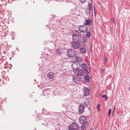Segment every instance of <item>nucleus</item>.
Segmentation results:
<instances>
[{
  "label": "nucleus",
  "instance_id": "1",
  "mask_svg": "<svg viewBox=\"0 0 130 130\" xmlns=\"http://www.w3.org/2000/svg\"><path fill=\"white\" fill-rule=\"evenodd\" d=\"M79 123L82 124L81 130H84V128L88 126V123L87 121V118L84 116H81L79 119Z\"/></svg>",
  "mask_w": 130,
  "mask_h": 130
},
{
  "label": "nucleus",
  "instance_id": "2",
  "mask_svg": "<svg viewBox=\"0 0 130 130\" xmlns=\"http://www.w3.org/2000/svg\"><path fill=\"white\" fill-rule=\"evenodd\" d=\"M72 36L73 41L80 42L82 40V35L80 32L78 34L73 33Z\"/></svg>",
  "mask_w": 130,
  "mask_h": 130
},
{
  "label": "nucleus",
  "instance_id": "3",
  "mask_svg": "<svg viewBox=\"0 0 130 130\" xmlns=\"http://www.w3.org/2000/svg\"><path fill=\"white\" fill-rule=\"evenodd\" d=\"M73 41L74 42L71 43V46L74 49H79L80 46V42L76 41Z\"/></svg>",
  "mask_w": 130,
  "mask_h": 130
},
{
  "label": "nucleus",
  "instance_id": "4",
  "mask_svg": "<svg viewBox=\"0 0 130 130\" xmlns=\"http://www.w3.org/2000/svg\"><path fill=\"white\" fill-rule=\"evenodd\" d=\"M67 54L68 56L71 57L75 56L76 55L75 51L74 50H68Z\"/></svg>",
  "mask_w": 130,
  "mask_h": 130
},
{
  "label": "nucleus",
  "instance_id": "5",
  "mask_svg": "<svg viewBox=\"0 0 130 130\" xmlns=\"http://www.w3.org/2000/svg\"><path fill=\"white\" fill-rule=\"evenodd\" d=\"M83 92L84 95L87 96L89 95L90 90L87 88L84 87L83 89Z\"/></svg>",
  "mask_w": 130,
  "mask_h": 130
},
{
  "label": "nucleus",
  "instance_id": "6",
  "mask_svg": "<svg viewBox=\"0 0 130 130\" xmlns=\"http://www.w3.org/2000/svg\"><path fill=\"white\" fill-rule=\"evenodd\" d=\"M47 77L50 79H53L55 76V74L52 72H49L47 75Z\"/></svg>",
  "mask_w": 130,
  "mask_h": 130
},
{
  "label": "nucleus",
  "instance_id": "7",
  "mask_svg": "<svg viewBox=\"0 0 130 130\" xmlns=\"http://www.w3.org/2000/svg\"><path fill=\"white\" fill-rule=\"evenodd\" d=\"M70 127L71 129L76 130L77 129L78 127V124L75 123H73L72 124L70 125Z\"/></svg>",
  "mask_w": 130,
  "mask_h": 130
},
{
  "label": "nucleus",
  "instance_id": "8",
  "mask_svg": "<svg viewBox=\"0 0 130 130\" xmlns=\"http://www.w3.org/2000/svg\"><path fill=\"white\" fill-rule=\"evenodd\" d=\"M85 107L83 105H80L79 106L78 112L80 114L82 113L84 111Z\"/></svg>",
  "mask_w": 130,
  "mask_h": 130
},
{
  "label": "nucleus",
  "instance_id": "9",
  "mask_svg": "<svg viewBox=\"0 0 130 130\" xmlns=\"http://www.w3.org/2000/svg\"><path fill=\"white\" fill-rule=\"evenodd\" d=\"M86 28V26L84 25H80L78 27L79 30L82 33H86V31H83L84 28Z\"/></svg>",
  "mask_w": 130,
  "mask_h": 130
},
{
  "label": "nucleus",
  "instance_id": "10",
  "mask_svg": "<svg viewBox=\"0 0 130 130\" xmlns=\"http://www.w3.org/2000/svg\"><path fill=\"white\" fill-rule=\"evenodd\" d=\"M43 95L45 96L49 95L51 93L50 90L48 89H46L43 90Z\"/></svg>",
  "mask_w": 130,
  "mask_h": 130
},
{
  "label": "nucleus",
  "instance_id": "11",
  "mask_svg": "<svg viewBox=\"0 0 130 130\" xmlns=\"http://www.w3.org/2000/svg\"><path fill=\"white\" fill-rule=\"evenodd\" d=\"M55 51L58 55H60L62 54V51L60 48L59 47L56 49Z\"/></svg>",
  "mask_w": 130,
  "mask_h": 130
},
{
  "label": "nucleus",
  "instance_id": "12",
  "mask_svg": "<svg viewBox=\"0 0 130 130\" xmlns=\"http://www.w3.org/2000/svg\"><path fill=\"white\" fill-rule=\"evenodd\" d=\"M76 61L77 62H82L83 61V59L81 57H75Z\"/></svg>",
  "mask_w": 130,
  "mask_h": 130
},
{
  "label": "nucleus",
  "instance_id": "13",
  "mask_svg": "<svg viewBox=\"0 0 130 130\" xmlns=\"http://www.w3.org/2000/svg\"><path fill=\"white\" fill-rule=\"evenodd\" d=\"M91 20L89 19H88L87 20H85V21L84 23V24L86 25H91Z\"/></svg>",
  "mask_w": 130,
  "mask_h": 130
},
{
  "label": "nucleus",
  "instance_id": "14",
  "mask_svg": "<svg viewBox=\"0 0 130 130\" xmlns=\"http://www.w3.org/2000/svg\"><path fill=\"white\" fill-rule=\"evenodd\" d=\"M71 67L73 70H76L77 69L78 70V67H77V64L74 63H73L72 64Z\"/></svg>",
  "mask_w": 130,
  "mask_h": 130
},
{
  "label": "nucleus",
  "instance_id": "15",
  "mask_svg": "<svg viewBox=\"0 0 130 130\" xmlns=\"http://www.w3.org/2000/svg\"><path fill=\"white\" fill-rule=\"evenodd\" d=\"M84 78L88 82H89L91 80V78L90 76L88 75H85L84 76Z\"/></svg>",
  "mask_w": 130,
  "mask_h": 130
},
{
  "label": "nucleus",
  "instance_id": "16",
  "mask_svg": "<svg viewBox=\"0 0 130 130\" xmlns=\"http://www.w3.org/2000/svg\"><path fill=\"white\" fill-rule=\"evenodd\" d=\"M77 73L78 75L81 76L82 75L83 73V71L82 70L78 69L77 70Z\"/></svg>",
  "mask_w": 130,
  "mask_h": 130
},
{
  "label": "nucleus",
  "instance_id": "17",
  "mask_svg": "<svg viewBox=\"0 0 130 130\" xmlns=\"http://www.w3.org/2000/svg\"><path fill=\"white\" fill-rule=\"evenodd\" d=\"M89 101L87 99H86L83 102L84 105L86 107H88L89 105Z\"/></svg>",
  "mask_w": 130,
  "mask_h": 130
},
{
  "label": "nucleus",
  "instance_id": "18",
  "mask_svg": "<svg viewBox=\"0 0 130 130\" xmlns=\"http://www.w3.org/2000/svg\"><path fill=\"white\" fill-rule=\"evenodd\" d=\"M82 41L84 43H85L87 40V37L86 35H84L82 37Z\"/></svg>",
  "mask_w": 130,
  "mask_h": 130
},
{
  "label": "nucleus",
  "instance_id": "19",
  "mask_svg": "<svg viewBox=\"0 0 130 130\" xmlns=\"http://www.w3.org/2000/svg\"><path fill=\"white\" fill-rule=\"evenodd\" d=\"M86 49L84 47H82L80 49V52L81 53H84L86 52Z\"/></svg>",
  "mask_w": 130,
  "mask_h": 130
},
{
  "label": "nucleus",
  "instance_id": "20",
  "mask_svg": "<svg viewBox=\"0 0 130 130\" xmlns=\"http://www.w3.org/2000/svg\"><path fill=\"white\" fill-rule=\"evenodd\" d=\"M81 67L84 70H85L86 69L88 68L87 64L86 63H83L81 64Z\"/></svg>",
  "mask_w": 130,
  "mask_h": 130
},
{
  "label": "nucleus",
  "instance_id": "21",
  "mask_svg": "<svg viewBox=\"0 0 130 130\" xmlns=\"http://www.w3.org/2000/svg\"><path fill=\"white\" fill-rule=\"evenodd\" d=\"M73 79L74 80V82L75 83H79L80 82V81L79 79L76 78H75L74 77H73Z\"/></svg>",
  "mask_w": 130,
  "mask_h": 130
},
{
  "label": "nucleus",
  "instance_id": "22",
  "mask_svg": "<svg viewBox=\"0 0 130 130\" xmlns=\"http://www.w3.org/2000/svg\"><path fill=\"white\" fill-rule=\"evenodd\" d=\"M88 9L89 11H91L92 9V5L91 3L89 4L88 5Z\"/></svg>",
  "mask_w": 130,
  "mask_h": 130
},
{
  "label": "nucleus",
  "instance_id": "23",
  "mask_svg": "<svg viewBox=\"0 0 130 130\" xmlns=\"http://www.w3.org/2000/svg\"><path fill=\"white\" fill-rule=\"evenodd\" d=\"M87 69L88 68L86 69L85 70H84V71L85 73L87 75H88L89 74V72Z\"/></svg>",
  "mask_w": 130,
  "mask_h": 130
},
{
  "label": "nucleus",
  "instance_id": "24",
  "mask_svg": "<svg viewBox=\"0 0 130 130\" xmlns=\"http://www.w3.org/2000/svg\"><path fill=\"white\" fill-rule=\"evenodd\" d=\"M90 32H87L86 33V36L87 37H90Z\"/></svg>",
  "mask_w": 130,
  "mask_h": 130
},
{
  "label": "nucleus",
  "instance_id": "25",
  "mask_svg": "<svg viewBox=\"0 0 130 130\" xmlns=\"http://www.w3.org/2000/svg\"><path fill=\"white\" fill-rule=\"evenodd\" d=\"M111 109L110 108L109 109V110L108 112V117H109V116L111 112Z\"/></svg>",
  "mask_w": 130,
  "mask_h": 130
},
{
  "label": "nucleus",
  "instance_id": "26",
  "mask_svg": "<svg viewBox=\"0 0 130 130\" xmlns=\"http://www.w3.org/2000/svg\"><path fill=\"white\" fill-rule=\"evenodd\" d=\"M102 97L103 98H105V99L106 100H107V96L106 95H103L102 96Z\"/></svg>",
  "mask_w": 130,
  "mask_h": 130
},
{
  "label": "nucleus",
  "instance_id": "27",
  "mask_svg": "<svg viewBox=\"0 0 130 130\" xmlns=\"http://www.w3.org/2000/svg\"><path fill=\"white\" fill-rule=\"evenodd\" d=\"M86 28H84V30H83V31H86V32L87 31H88V27L86 26Z\"/></svg>",
  "mask_w": 130,
  "mask_h": 130
},
{
  "label": "nucleus",
  "instance_id": "28",
  "mask_svg": "<svg viewBox=\"0 0 130 130\" xmlns=\"http://www.w3.org/2000/svg\"><path fill=\"white\" fill-rule=\"evenodd\" d=\"M111 22L113 23H115V20L113 18H112L111 19Z\"/></svg>",
  "mask_w": 130,
  "mask_h": 130
},
{
  "label": "nucleus",
  "instance_id": "29",
  "mask_svg": "<svg viewBox=\"0 0 130 130\" xmlns=\"http://www.w3.org/2000/svg\"><path fill=\"white\" fill-rule=\"evenodd\" d=\"M42 112L43 113H45L46 112V110L44 109H43L42 110Z\"/></svg>",
  "mask_w": 130,
  "mask_h": 130
},
{
  "label": "nucleus",
  "instance_id": "30",
  "mask_svg": "<svg viewBox=\"0 0 130 130\" xmlns=\"http://www.w3.org/2000/svg\"><path fill=\"white\" fill-rule=\"evenodd\" d=\"M107 61V57H105V63H106Z\"/></svg>",
  "mask_w": 130,
  "mask_h": 130
},
{
  "label": "nucleus",
  "instance_id": "31",
  "mask_svg": "<svg viewBox=\"0 0 130 130\" xmlns=\"http://www.w3.org/2000/svg\"><path fill=\"white\" fill-rule=\"evenodd\" d=\"M80 0V1L81 2H82V3H83L84 2L86 1V0Z\"/></svg>",
  "mask_w": 130,
  "mask_h": 130
},
{
  "label": "nucleus",
  "instance_id": "32",
  "mask_svg": "<svg viewBox=\"0 0 130 130\" xmlns=\"http://www.w3.org/2000/svg\"><path fill=\"white\" fill-rule=\"evenodd\" d=\"M100 105L99 104L98 105H97V107L98 108V110L99 111V106H100Z\"/></svg>",
  "mask_w": 130,
  "mask_h": 130
},
{
  "label": "nucleus",
  "instance_id": "33",
  "mask_svg": "<svg viewBox=\"0 0 130 130\" xmlns=\"http://www.w3.org/2000/svg\"><path fill=\"white\" fill-rule=\"evenodd\" d=\"M51 115V113L49 112H48L47 113V114H45V115Z\"/></svg>",
  "mask_w": 130,
  "mask_h": 130
},
{
  "label": "nucleus",
  "instance_id": "34",
  "mask_svg": "<svg viewBox=\"0 0 130 130\" xmlns=\"http://www.w3.org/2000/svg\"><path fill=\"white\" fill-rule=\"evenodd\" d=\"M101 72H104V69H101Z\"/></svg>",
  "mask_w": 130,
  "mask_h": 130
},
{
  "label": "nucleus",
  "instance_id": "35",
  "mask_svg": "<svg viewBox=\"0 0 130 130\" xmlns=\"http://www.w3.org/2000/svg\"><path fill=\"white\" fill-rule=\"evenodd\" d=\"M75 32H77L78 33V32H79L78 31H75Z\"/></svg>",
  "mask_w": 130,
  "mask_h": 130
},
{
  "label": "nucleus",
  "instance_id": "36",
  "mask_svg": "<svg viewBox=\"0 0 130 130\" xmlns=\"http://www.w3.org/2000/svg\"><path fill=\"white\" fill-rule=\"evenodd\" d=\"M115 107L114 108V110H113V114L114 113V110H115Z\"/></svg>",
  "mask_w": 130,
  "mask_h": 130
},
{
  "label": "nucleus",
  "instance_id": "37",
  "mask_svg": "<svg viewBox=\"0 0 130 130\" xmlns=\"http://www.w3.org/2000/svg\"><path fill=\"white\" fill-rule=\"evenodd\" d=\"M89 70H91V69H90V67L89 69Z\"/></svg>",
  "mask_w": 130,
  "mask_h": 130
},
{
  "label": "nucleus",
  "instance_id": "38",
  "mask_svg": "<svg viewBox=\"0 0 130 130\" xmlns=\"http://www.w3.org/2000/svg\"><path fill=\"white\" fill-rule=\"evenodd\" d=\"M69 130H73L72 129H69Z\"/></svg>",
  "mask_w": 130,
  "mask_h": 130
},
{
  "label": "nucleus",
  "instance_id": "39",
  "mask_svg": "<svg viewBox=\"0 0 130 130\" xmlns=\"http://www.w3.org/2000/svg\"><path fill=\"white\" fill-rule=\"evenodd\" d=\"M94 14L95 15V13H94Z\"/></svg>",
  "mask_w": 130,
  "mask_h": 130
},
{
  "label": "nucleus",
  "instance_id": "40",
  "mask_svg": "<svg viewBox=\"0 0 130 130\" xmlns=\"http://www.w3.org/2000/svg\"><path fill=\"white\" fill-rule=\"evenodd\" d=\"M90 130H92V129H91Z\"/></svg>",
  "mask_w": 130,
  "mask_h": 130
},
{
  "label": "nucleus",
  "instance_id": "41",
  "mask_svg": "<svg viewBox=\"0 0 130 130\" xmlns=\"http://www.w3.org/2000/svg\"><path fill=\"white\" fill-rule=\"evenodd\" d=\"M36 80V79H35L34 80Z\"/></svg>",
  "mask_w": 130,
  "mask_h": 130
}]
</instances>
